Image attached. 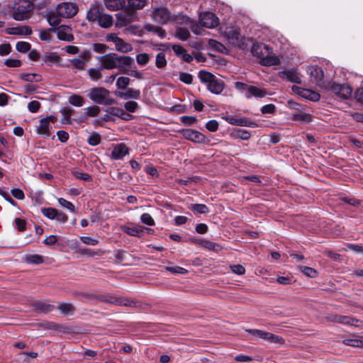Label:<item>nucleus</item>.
Returning <instances> with one entry per match:
<instances>
[{
	"label": "nucleus",
	"instance_id": "nucleus-61",
	"mask_svg": "<svg viewBox=\"0 0 363 363\" xmlns=\"http://www.w3.org/2000/svg\"><path fill=\"white\" fill-rule=\"evenodd\" d=\"M141 222L145 225L153 226L155 225V221L150 214L145 213L141 215Z\"/></svg>",
	"mask_w": 363,
	"mask_h": 363
},
{
	"label": "nucleus",
	"instance_id": "nucleus-52",
	"mask_svg": "<svg viewBox=\"0 0 363 363\" xmlns=\"http://www.w3.org/2000/svg\"><path fill=\"white\" fill-rule=\"evenodd\" d=\"M202 247L215 252H218L221 250V247L219 245L207 240H203Z\"/></svg>",
	"mask_w": 363,
	"mask_h": 363
},
{
	"label": "nucleus",
	"instance_id": "nucleus-45",
	"mask_svg": "<svg viewBox=\"0 0 363 363\" xmlns=\"http://www.w3.org/2000/svg\"><path fill=\"white\" fill-rule=\"evenodd\" d=\"M266 340L271 343L279 345H283L285 342V340L282 337L271 333H269V335H267Z\"/></svg>",
	"mask_w": 363,
	"mask_h": 363
},
{
	"label": "nucleus",
	"instance_id": "nucleus-6",
	"mask_svg": "<svg viewBox=\"0 0 363 363\" xmlns=\"http://www.w3.org/2000/svg\"><path fill=\"white\" fill-rule=\"evenodd\" d=\"M225 37L230 44L242 50L247 49L251 45V40L242 36L237 29L227 31Z\"/></svg>",
	"mask_w": 363,
	"mask_h": 363
},
{
	"label": "nucleus",
	"instance_id": "nucleus-20",
	"mask_svg": "<svg viewBox=\"0 0 363 363\" xmlns=\"http://www.w3.org/2000/svg\"><path fill=\"white\" fill-rule=\"evenodd\" d=\"M133 20V15L129 13H118L117 14V21L116 26L118 28L126 26Z\"/></svg>",
	"mask_w": 363,
	"mask_h": 363
},
{
	"label": "nucleus",
	"instance_id": "nucleus-17",
	"mask_svg": "<svg viewBox=\"0 0 363 363\" xmlns=\"http://www.w3.org/2000/svg\"><path fill=\"white\" fill-rule=\"evenodd\" d=\"M128 153L129 150L128 147L124 143H120L113 147L111 158L112 160H121Z\"/></svg>",
	"mask_w": 363,
	"mask_h": 363
},
{
	"label": "nucleus",
	"instance_id": "nucleus-46",
	"mask_svg": "<svg viewBox=\"0 0 363 363\" xmlns=\"http://www.w3.org/2000/svg\"><path fill=\"white\" fill-rule=\"evenodd\" d=\"M130 84V79L127 77H120L117 79L116 86L118 89H125Z\"/></svg>",
	"mask_w": 363,
	"mask_h": 363
},
{
	"label": "nucleus",
	"instance_id": "nucleus-24",
	"mask_svg": "<svg viewBox=\"0 0 363 363\" xmlns=\"http://www.w3.org/2000/svg\"><path fill=\"white\" fill-rule=\"evenodd\" d=\"M106 7L111 11H118L124 6V0H104Z\"/></svg>",
	"mask_w": 363,
	"mask_h": 363
},
{
	"label": "nucleus",
	"instance_id": "nucleus-43",
	"mask_svg": "<svg viewBox=\"0 0 363 363\" xmlns=\"http://www.w3.org/2000/svg\"><path fill=\"white\" fill-rule=\"evenodd\" d=\"M298 269L304 274L306 276L314 278L316 277L318 275V272L315 269H314L312 267H306V266H299Z\"/></svg>",
	"mask_w": 363,
	"mask_h": 363
},
{
	"label": "nucleus",
	"instance_id": "nucleus-51",
	"mask_svg": "<svg viewBox=\"0 0 363 363\" xmlns=\"http://www.w3.org/2000/svg\"><path fill=\"white\" fill-rule=\"evenodd\" d=\"M42 213L44 216L49 219L54 220L57 216V210L54 208H42Z\"/></svg>",
	"mask_w": 363,
	"mask_h": 363
},
{
	"label": "nucleus",
	"instance_id": "nucleus-58",
	"mask_svg": "<svg viewBox=\"0 0 363 363\" xmlns=\"http://www.w3.org/2000/svg\"><path fill=\"white\" fill-rule=\"evenodd\" d=\"M180 121L186 125H192L197 123L198 120L194 116H183L180 117Z\"/></svg>",
	"mask_w": 363,
	"mask_h": 363
},
{
	"label": "nucleus",
	"instance_id": "nucleus-18",
	"mask_svg": "<svg viewBox=\"0 0 363 363\" xmlns=\"http://www.w3.org/2000/svg\"><path fill=\"white\" fill-rule=\"evenodd\" d=\"M116 95L123 99H139L140 97V91L138 89L128 88L125 91H116Z\"/></svg>",
	"mask_w": 363,
	"mask_h": 363
},
{
	"label": "nucleus",
	"instance_id": "nucleus-2",
	"mask_svg": "<svg viewBox=\"0 0 363 363\" xmlns=\"http://www.w3.org/2000/svg\"><path fill=\"white\" fill-rule=\"evenodd\" d=\"M198 77L201 83L205 84L207 89L212 94H220L225 86V82L222 79L217 78L209 72L201 70Z\"/></svg>",
	"mask_w": 363,
	"mask_h": 363
},
{
	"label": "nucleus",
	"instance_id": "nucleus-19",
	"mask_svg": "<svg viewBox=\"0 0 363 363\" xmlns=\"http://www.w3.org/2000/svg\"><path fill=\"white\" fill-rule=\"evenodd\" d=\"M264 50L268 51V47L263 43H253L251 46L252 54L261 59L264 57Z\"/></svg>",
	"mask_w": 363,
	"mask_h": 363
},
{
	"label": "nucleus",
	"instance_id": "nucleus-44",
	"mask_svg": "<svg viewBox=\"0 0 363 363\" xmlns=\"http://www.w3.org/2000/svg\"><path fill=\"white\" fill-rule=\"evenodd\" d=\"M358 320L350 316L340 315L337 323L348 325H355Z\"/></svg>",
	"mask_w": 363,
	"mask_h": 363
},
{
	"label": "nucleus",
	"instance_id": "nucleus-8",
	"mask_svg": "<svg viewBox=\"0 0 363 363\" xmlns=\"http://www.w3.org/2000/svg\"><path fill=\"white\" fill-rule=\"evenodd\" d=\"M56 11L62 18H72L77 13L78 9L74 4L63 2L57 6Z\"/></svg>",
	"mask_w": 363,
	"mask_h": 363
},
{
	"label": "nucleus",
	"instance_id": "nucleus-59",
	"mask_svg": "<svg viewBox=\"0 0 363 363\" xmlns=\"http://www.w3.org/2000/svg\"><path fill=\"white\" fill-rule=\"evenodd\" d=\"M150 57L147 53H140L136 55L137 63L140 65H145L149 62Z\"/></svg>",
	"mask_w": 363,
	"mask_h": 363
},
{
	"label": "nucleus",
	"instance_id": "nucleus-63",
	"mask_svg": "<svg viewBox=\"0 0 363 363\" xmlns=\"http://www.w3.org/2000/svg\"><path fill=\"white\" fill-rule=\"evenodd\" d=\"M138 106V104L134 101H127L124 104L125 109L130 113H134Z\"/></svg>",
	"mask_w": 363,
	"mask_h": 363
},
{
	"label": "nucleus",
	"instance_id": "nucleus-56",
	"mask_svg": "<svg viewBox=\"0 0 363 363\" xmlns=\"http://www.w3.org/2000/svg\"><path fill=\"white\" fill-rule=\"evenodd\" d=\"M284 74L289 81L296 84H300L301 82V78L296 72L293 71H286Z\"/></svg>",
	"mask_w": 363,
	"mask_h": 363
},
{
	"label": "nucleus",
	"instance_id": "nucleus-48",
	"mask_svg": "<svg viewBox=\"0 0 363 363\" xmlns=\"http://www.w3.org/2000/svg\"><path fill=\"white\" fill-rule=\"evenodd\" d=\"M246 332L264 340H266L267 335H269V332L258 329H247Z\"/></svg>",
	"mask_w": 363,
	"mask_h": 363
},
{
	"label": "nucleus",
	"instance_id": "nucleus-32",
	"mask_svg": "<svg viewBox=\"0 0 363 363\" xmlns=\"http://www.w3.org/2000/svg\"><path fill=\"white\" fill-rule=\"evenodd\" d=\"M231 135L233 138H237V139H241V140H248L250 138L251 134L247 130H243V129L238 128V129H235L232 132Z\"/></svg>",
	"mask_w": 363,
	"mask_h": 363
},
{
	"label": "nucleus",
	"instance_id": "nucleus-37",
	"mask_svg": "<svg viewBox=\"0 0 363 363\" xmlns=\"http://www.w3.org/2000/svg\"><path fill=\"white\" fill-rule=\"evenodd\" d=\"M26 262L32 264H40L43 262V257L39 255H28L25 257Z\"/></svg>",
	"mask_w": 363,
	"mask_h": 363
},
{
	"label": "nucleus",
	"instance_id": "nucleus-34",
	"mask_svg": "<svg viewBox=\"0 0 363 363\" xmlns=\"http://www.w3.org/2000/svg\"><path fill=\"white\" fill-rule=\"evenodd\" d=\"M129 67H125L122 69L121 73L130 75V77H135L138 79H145V73L143 71L137 69H129Z\"/></svg>",
	"mask_w": 363,
	"mask_h": 363
},
{
	"label": "nucleus",
	"instance_id": "nucleus-42",
	"mask_svg": "<svg viewBox=\"0 0 363 363\" xmlns=\"http://www.w3.org/2000/svg\"><path fill=\"white\" fill-rule=\"evenodd\" d=\"M176 37L181 40H186L190 37V33L186 28H178L176 30Z\"/></svg>",
	"mask_w": 363,
	"mask_h": 363
},
{
	"label": "nucleus",
	"instance_id": "nucleus-9",
	"mask_svg": "<svg viewBox=\"0 0 363 363\" xmlns=\"http://www.w3.org/2000/svg\"><path fill=\"white\" fill-rule=\"evenodd\" d=\"M199 21L202 26L213 28L219 24V19L213 13L204 12L200 14Z\"/></svg>",
	"mask_w": 363,
	"mask_h": 363
},
{
	"label": "nucleus",
	"instance_id": "nucleus-55",
	"mask_svg": "<svg viewBox=\"0 0 363 363\" xmlns=\"http://www.w3.org/2000/svg\"><path fill=\"white\" fill-rule=\"evenodd\" d=\"M16 49L23 53H26L30 50V44L28 42L19 41L16 45Z\"/></svg>",
	"mask_w": 363,
	"mask_h": 363
},
{
	"label": "nucleus",
	"instance_id": "nucleus-10",
	"mask_svg": "<svg viewBox=\"0 0 363 363\" xmlns=\"http://www.w3.org/2000/svg\"><path fill=\"white\" fill-rule=\"evenodd\" d=\"M152 17L155 22L160 24H166L171 19V13L167 9L160 7L154 10Z\"/></svg>",
	"mask_w": 363,
	"mask_h": 363
},
{
	"label": "nucleus",
	"instance_id": "nucleus-39",
	"mask_svg": "<svg viewBox=\"0 0 363 363\" xmlns=\"http://www.w3.org/2000/svg\"><path fill=\"white\" fill-rule=\"evenodd\" d=\"M101 69L102 68L100 67L98 68H89L88 69L89 76L92 81L96 82L101 78V77H102V74L101 73Z\"/></svg>",
	"mask_w": 363,
	"mask_h": 363
},
{
	"label": "nucleus",
	"instance_id": "nucleus-31",
	"mask_svg": "<svg viewBox=\"0 0 363 363\" xmlns=\"http://www.w3.org/2000/svg\"><path fill=\"white\" fill-rule=\"evenodd\" d=\"M280 60L276 55H267L261 59V64L264 66H272L279 65Z\"/></svg>",
	"mask_w": 363,
	"mask_h": 363
},
{
	"label": "nucleus",
	"instance_id": "nucleus-11",
	"mask_svg": "<svg viewBox=\"0 0 363 363\" xmlns=\"http://www.w3.org/2000/svg\"><path fill=\"white\" fill-rule=\"evenodd\" d=\"M182 136L189 140L196 143H205L206 137L201 133L196 130L185 129L181 131Z\"/></svg>",
	"mask_w": 363,
	"mask_h": 363
},
{
	"label": "nucleus",
	"instance_id": "nucleus-7",
	"mask_svg": "<svg viewBox=\"0 0 363 363\" xmlns=\"http://www.w3.org/2000/svg\"><path fill=\"white\" fill-rule=\"evenodd\" d=\"M330 89L337 97L342 99H347L352 96V89L348 84H341L332 83Z\"/></svg>",
	"mask_w": 363,
	"mask_h": 363
},
{
	"label": "nucleus",
	"instance_id": "nucleus-38",
	"mask_svg": "<svg viewBox=\"0 0 363 363\" xmlns=\"http://www.w3.org/2000/svg\"><path fill=\"white\" fill-rule=\"evenodd\" d=\"M301 96L312 101H318L320 99V94L318 93L309 89H304L301 93Z\"/></svg>",
	"mask_w": 363,
	"mask_h": 363
},
{
	"label": "nucleus",
	"instance_id": "nucleus-40",
	"mask_svg": "<svg viewBox=\"0 0 363 363\" xmlns=\"http://www.w3.org/2000/svg\"><path fill=\"white\" fill-rule=\"evenodd\" d=\"M147 0H128V6L133 10L142 9L146 5Z\"/></svg>",
	"mask_w": 363,
	"mask_h": 363
},
{
	"label": "nucleus",
	"instance_id": "nucleus-60",
	"mask_svg": "<svg viewBox=\"0 0 363 363\" xmlns=\"http://www.w3.org/2000/svg\"><path fill=\"white\" fill-rule=\"evenodd\" d=\"M58 203L60 206L62 207L69 210L71 212H74L75 211V206L74 205L71 203L70 201H67L66 199L63 198L58 199Z\"/></svg>",
	"mask_w": 363,
	"mask_h": 363
},
{
	"label": "nucleus",
	"instance_id": "nucleus-22",
	"mask_svg": "<svg viewBox=\"0 0 363 363\" xmlns=\"http://www.w3.org/2000/svg\"><path fill=\"white\" fill-rule=\"evenodd\" d=\"M74 110L72 108H63L61 109L60 113L62 114V118L60 120L61 123L65 125L72 124L71 116L74 113Z\"/></svg>",
	"mask_w": 363,
	"mask_h": 363
},
{
	"label": "nucleus",
	"instance_id": "nucleus-23",
	"mask_svg": "<svg viewBox=\"0 0 363 363\" xmlns=\"http://www.w3.org/2000/svg\"><path fill=\"white\" fill-rule=\"evenodd\" d=\"M102 13L98 6H93L89 10L86 18L89 21L95 22L99 20Z\"/></svg>",
	"mask_w": 363,
	"mask_h": 363
},
{
	"label": "nucleus",
	"instance_id": "nucleus-41",
	"mask_svg": "<svg viewBox=\"0 0 363 363\" xmlns=\"http://www.w3.org/2000/svg\"><path fill=\"white\" fill-rule=\"evenodd\" d=\"M145 28L148 31H151L156 33L161 38H164L166 35L165 30L159 26L148 24L145 26Z\"/></svg>",
	"mask_w": 363,
	"mask_h": 363
},
{
	"label": "nucleus",
	"instance_id": "nucleus-47",
	"mask_svg": "<svg viewBox=\"0 0 363 363\" xmlns=\"http://www.w3.org/2000/svg\"><path fill=\"white\" fill-rule=\"evenodd\" d=\"M69 62L73 66V67L78 70H84L86 65V61L80 58H74L72 60H70Z\"/></svg>",
	"mask_w": 363,
	"mask_h": 363
},
{
	"label": "nucleus",
	"instance_id": "nucleus-13",
	"mask_svg": "<svg viewBox=\"0 0 363 363\" xmlns=\"http://www.w3.org/2000/svg\"><path fill=\"white\" fill-rule=\"evenodd\" d=\"M50 30L57 33V38L64 41L71 42L74 40V36L71 33V28L67 26H61L57 28H52Z\"/></svg>",
	"mask_w": 363,
	"mask_h": 363
},
{
	"label": "nucleus",
	"instance_id": "nucleus-49",
	"mask_svg": "<svg viewBox=\"0 0 363 363\" xmlns=\"http://www.w3.org/2000/svg\"><path fill=\"white\" fill-rule=\"evenodd\" d=\"M191 210L201 214H205L208 213L209 211L208 206L205 204L201 203H196L191 205Z\"/></svg>",
	"mask_w": 363,
	"mask_h": 363
},
{
	"label": "nucleus",
	"instance_id": "nucleus-33",
	"mask_svg": "<svg viewBox=\"0 0 363 363\" xmlns=\"http://www.w3.org/2000/svg\"><path fill=\"white\" fill-rule=\"evenodd\" d=\"M60 16L54 11H50L47 13L46 18L48 23L51 26H57L61 23Z\"/></svg>",
	"mask_w": 363,
	"mask_h": 363
},
{
	"label": "nucleus",
	"instance_id": "nucleus-53",
	"mask_svg": "<svg viewBox=\"0 0 363 363\" xmlns=\"http://www.w3.org/2000/svg\"><path fill=\"white\" fill-rule=\"evenodd\" d=\"M87 142L90 145L96 146L101 143V135L94 132L89 136Z\"/></svg>",
	"mask_w": 363,
	"mask_h": 363
},
{
	"label": "nucleus",
	"instance_id": "nucleus-5",
	"mask_svg": "<svg viewBox=\"0 0 363 363\" xmlns=\"http://www.w3.org/2000/svg\"><path fill=\"white\" fill-rule=\"evenodd\" d=\"M33 5L28 0H19L15 4L13 11V18L16 21H23L30 16Z\"/></svg>",
	"mask_w": 363,
	"mask_h": 363
},
{
	"label": "nucleus",
	"instance_id": "nucleus-15",
	"mask_svg": "<svg viewBox=\"0 0 363 363\" xmlns=\"http://www.w3.org/2000/svg\"><path fill=\"white\" fill-rule=\"evenodd\" d=\"M106 303L113 304L116 306H134L135 305V302L120 296H115L113 295L108 294V299H106Z\"/></svg>",
	"mask_w": 363,
	"mask_h": 363
},
{
	"label": "nucleus",
	"instance_id": "nucleus-36",
	"mask_svg": "<svg viewBox=\"0 0 363 363\" xmlns=\"http://www.w3.org/2000/svg\"><path fill=\"white\" fill-rule=\"evenodd\" d=\"M21 79L29 82H38L42 80L41 75L35 73H22L20 74Z\"/></svg>",
	"mask_w": 363,
	"mask_h": 363
},
{
	"label": "nucleus",
	"instance_id": "nucleus-28",
	"mask_svg": "<svg viewBox=\"0 0 363 363\" xmlns=\"http://www.w3.org/2000/svg\"><path fill=\"white\" fill-rule=\"evenodd\" d=\"M145 230L148 232L152 231V229L147 228H143L141 226H135L132 228L127 227L124 229V231L131 236H140Z\"/></svg>",
	"mask_w": 363,
	"mask_h": 363
},
{
	"label": "nucleus",
	"instance_id": "nucleus-1",
	"mask_svg": "<svg viewBox=\"0 0 363 363\" xmlns=\"http://www.w3.org/2000/svg\"><path fill=\"white\" fill-rule=\"evenodd\" d=\"M96 60L101 64V67L106 69H118L120 72L125 67H130L134 63V59L128 55H118L111 52L102 56L96 57Z\"/></svg>",
	"mask_w": 363,
	"mask_h": 363
},
{
	"label": "nucleus",
	"instance_id": "nucleus-26",
	"mask_svg": "<svg viewBox=\"0 0 363 363\" xmlns=\"http://www.w3.org/2000/svg\"><path fill=\"white\" fill-rule=\"evenodd\" d=\"M96 22L100 27L108 28L113 25V17L111 15L102 13Z\"/></svg>",
	"mask_w": 363,
	"mask_h": 363
},
{
	"label": "nucleus",
	"instance_id": "nucleus-12",
	"mask_svg": "<svg viewBox=\"0 0 363 363\" xmlns=\"http://www.w3.org/2000/svg\"><path fill=\"white\" fill-rule=\"evenodd\" d=\"M222 118L224 119L225 121H227L228 123H230L231 125L251 127V128H254V127L257 126V125L255 122L248 121L244 118H238L233 116L226 115V116H223L222 117Z\"/></svg>",
	"mask_w": 363,
	"mask_h": 363
},
{
	"label": "nucleus",
	"instance_id": "nucleus-30",
	"mask_svg": "<svg viewBox=\"0 0 363 363\" xmlns=\"http://www.w3.org/2000/svg\"><path fill=\"white\" fill-rule=\"evenodd\" d=\"M58 309L64 315H73L75 311V308L73 305L68 303H60L58 306Z\"/></svg>",
	"mask_w": 363,
	"mask_h": 363
},
{
	"label": "nucleus",
	"instance_id": "nucleus-29",
	"mask_svg": "<svg viewBox=\"0 0 363 363\" xmlns=\"http://www.w3.org/2000/svg\"><path fill=\"white\" fill-rule=\"evenodd\" d=\"M293 121H298L303 123H309L312 121V116L311 114L301 112L293 113L291 116Z\"/></svg>",
	"mask_w": 363,
	"mask_h": 363
},
{
	"label": "nucleus",
	"instance_id": "nucleus-4",
	"mask_svg": "<svg viewBox=\"0 0 363 363\" xmlns=\"http://www.w3.org/2000/svg\"><path fill=\"white\" fill-rule=\"evenodd\" d=\"M235 88L243 94L247 99L252 97L262 99L268 95L267 89L248 85L241 82H236L235 83Z\"/></svg>",
	"mask_w": 363,
	"mask_h": 363
},
{
	"label": "nucleus",
	"instance_id": "nucleus-50",
	"mask_svg": "<svg viewBox=\"0 0 363 363\" xmlns=\"http://www.w3.org/2000/svg\"><path fill=\"white\" fill-rule=\"evenodd\" d=\"M343 343L348 346L363 347V339H345Z\"/></svg>",
	"mask_w": 363,
	"mask_h": 363
},
{
	"label": "nucleus",
	"instance_id": "nucleus-35",
	"mask_svg": "<svg viewBox=\"0 0 363 363\" xmlns=\"http://www.w3.org/2000/svg\"><path fill=\"white\" fill-rule=\"evenodd\" d=\"M68 102L72 106L81 107L84 104L85 99L80 95L72 94L68 98Z\"/></svg>",
	"mask_w": 363,
	"mask_h": 363
},
{
	"label": "nucleus",
	"instance_id": "nucleus-62",
	"mask_svg": "<svg viewBox=\"0 0 363 363\" xmlns=\"http://www.w3.org/2000/svg\"><path fill=\"white\" fill-rule=\"evenodd\" d=\"M37 307L39 310H40L41 311H43L45 313L52 311L55 308V306L53 305H51V304H50L48 303H45V302L38 303L37 304Z\"/></svg>",
	"mask_w": 363,
	"mask_h": 363
},
{
	"label": "nucleus",
	"instance_id": "nucleus-21",
	"mask_svg": "<svg viewBox=\"0 0 363 363\" xmlns=\"http://www.w3.org/2000/svg\"><path fill=\"white\" fill-rule=\"evenodd\" d=\"M8 34L10 35H28L32 33V30L30 27L24 26L21 27H13L8 29Z\"/></svg>",
	"mask_w": 363,
	"mask_h": 363
},
{
	"label": "nucleus",
	"instance_id": "nucleus-64",
	"mask_svg": "<svg viewBox=\"0 0 363 363\" xmlns=\"http://www.w3.org/2000/svg\"><path fill=\"white\" fill-rule=\"evenodd\" d=\"M179 79L186 84H191L193 81V76L186 72H181L179 74Z\"/></svg>",
	"mask_w": 363,
	"mask_h": 363
},
{
	"label": "nucleus",
	"instance_id": "nucleus-54",
	"mask_svg": "<svg viewBox=\"0 0 363 363\" xmlns=\"http://www.w3.org/2000/svg\"><path fill=\"white\" fill-rule=\"evenodd\" d=\"M155 65L158 68H163L167 65L165 55L160 52L156 55Z\"/></svg>",
	"mask_w": 363,
	"mask_h": 363
},
{
	"label": "nucleus",
	"instance_id": "nucleus-14",
	"mask_svg": "<svg viewBox=\"0 0 363 363\" xmlns=\"http://www.w3.org/2000/svg\"><path fill=\"white\" fill-rule=\"evenodd\" d=\"M50 121L54 122L55 117L50 116L42 118L37 127V133L41 135L50 136Z\"/></svg>",
	"mask_w": 363,
	"mask_h": 363
},
{
	"label": "nucleus",
	"instance_id": "nucleus-25",
	"mask_svg": "<svg viewBox=\"0 0 363 363\" xmlns=\"http://www.w3.org/2000/svg\"><path fill=\"white\" fill-rule=\"evenodd\" d=\"M59 60L60 57L56 52L46 53L42 57L43 63L49 66L57 63Z\"/></svg>",
	"mask_w": 363,
	"mask_h": 363
},
{
	"label": "nucleus",
	"instance_id": "nucleus-27",
	"mask_svg": "<svg viewBox=\"0 0 363 363\" xmlns=\"http://www.w3.org/2000/svg\"><path fill=\"white\" fill-rule=\"evenodd\" d=\"M116 50L118 52L123 53H128L130 52L133 49L131 45L125 43L122 38H119V39L116 42L115 44Z\"/></svg>",
	"mask_w": 363,
	"mask_h": 363
},
{
	"label": "nucleus",
	"instance_id": "nucleus-16",
	"mask_svg": "<svg viewBox=\"0 0 363 363\" xmlns=\"http://www.w3.org/2000/svg\"><path fill=\"white\" fill-rule=\"evenodd\" d=\"M307 73L310 75L311 81L313 83H319L322 81L324 74L321 67L311 66L307 68Z\"/></svg>",
	"mask_w": 363,
	"mask_h": 363
},
{
	"label": "nucleus",
	"instance_id": "nucleus-3",
	"mask_svg": "<svg viewBox=\"0 0 363 363\" xmlns=\"http://www.w3.org/2000/svg\"><path fill=\"white\" fill-rule=\"evenodd\" d=\"M87 96L97 104L109 106L116 104V100L110 97V91L104 87L90 89Z\"/></svg>",
	"mask_w": 363,
	"mask_h": 363
},
{
	"label": "nucleus",
	"instance_id": "nucleus-57",
	"mask_svg": "<svg viewBox=\"0 0 363 363\" xmlns=\"http://www.w3.org/2000/svg\"><path fill=\"white\" fill-rule=\"evenodd\" d=\"M100 112V108L97 106H89L86 108L85 116L86 117L96 116Z\"/></svg>",
	"mask_w": 363,
	"mask_h": 363
}]
</instances>
